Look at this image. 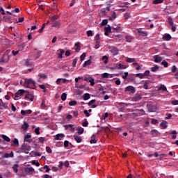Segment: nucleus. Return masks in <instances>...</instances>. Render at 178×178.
Here are the masks:
<instances>
[{
  "label": "nucleus",
  "instance_id": "obj_10",
  "mask_svg": "<svg viewBox=\"0 0 178 178\" xmlns=\"http://www.w3.org/2000/svg\"><path fill=\"white\" fill-rule=\"evenodd\" d=\"M163 41H170L172 40V35L169 33H165L163 36Z\"/></svg>",
  "mask_w": 178,
  "mask_h": 178
},
{
  "label": "nucleus",
  "instance_id": "obj_36",
  "mask_svg": "<svg viewBox=\"0 0 178 178\" xmlns=\"http://www.w3.org/2000/svg\"><path fill=\"white\" fill-rule=\"evenodd\" d=\"M13 144L11 145H15L16 147H19V140L15 138L14 140L12 141Z\"/></svg>",
  "mask_w": 178,
  "mask_h": 178
},
{
  "label": "nucleus",
  "instance_id": "obj_63",
  "mask_svg": "<svg viewBox=\"0 0 178 178\" xmlns=\"http://www.w3.org/2000/svg\"><path fill=\"white\" fill-rule=\"evenodd\" d=\"M99 47H100L99 46V42L97 41L95 45V49H98L99 48Z\"/></svg>",
  "mask_w": 178,
  "mask_h": 178
},
{
  "label": "nucleus",
  "instance_id": "obj_53",
  "mask_svg": "<svg viewBox=\"0 0 178 178\" xmlns=\"http://www.w3.org/2000/svg\"><path fill=\"white\" fill-rule=\"evenodd\" d=\"M108 116H109V114L108 113H105L104 115L102 117V120H105Z\"/></svg>",
  "mask_w": 178,
  "mask_h": 178
},
{
  "label": "nucleus",
  "instance_id": "obj_17",
  "mask_svg": "<svg viewBox=\"0 0 178 178\" xmlns=\"http://www.w3.org/2000/svg\"><path fill=\"white\" fill-rule=\"evenodd\" d=\"M149 112H156V106H152L151 104L147 106Z\"/></svg>",
  "mask_w": 178,
  "mask_h": 178
},
{
  "label": "nucleus",
  "instance_id": "obj_58",
  "mask_svg": "<svg viewBox=\"0 0 178 178\" xmlns=\"http://www.w3.org/2000/svg\"><path fill=\"white\" fill-rule=\"evenodd\" d=\"M87 35L88 37H92L93 34H92V31L90 30L87 31Z\"/></svg>",
  "mask_w": 178,
  "mask_h": 178
},
{
  "label": "nucleus",
  "instance_id": "obj_25",
  "mask_svg": "<svg viewBox=\"0 0 178 178\" xmlns=\"http://www.w3.org/2000/svg\"><path fill=\"white\" fill-rule=\"evenodd\" d=\"M83 98L84 101H88V99H90V98H91V95L88 93H85L83 95Z\"/></svg>",
  "mask_w": 178,
  "mask_h": 178
},
{
  "label": "nucleus",
  "instance_id": "obj_15",
  "mask_svg": "<svg viewBox=\"0 0 178 178\" xmlns=\"http://www.w3.org/2000/svg\"><path fill=\"white\" fill-rule=\"evenodd\" d=\"M112 31L111 26L105 27L104 28V35H109Z\"/></svg>",
  "mask_w": 178,
  "mask_h": 178
},
{
  "label": "nucleus",
  "instance_id": "obj_2",
  "mask_svg": "<svg viewBox=\"0 0 178 178\" xmlns=\"http://www.w3.org/2000/svg\"><path fill=\"white\" fill-rule=\"evenodd\" d=\"M24 92H26V90H19L14 95V99L15 101H17L18 99H20L23 97V95H24Z\"/></svg>",
  "mask_w": 178,
  "mask_h": 178
},
{
  "label": "nucleus",
  "instance_id": "obj_41",
  "mask_svg": "<svg viewBox=\"0 0 178 178\" xmlns=\"http://www.w3.org/2000/svg\"><path fill=\"white\" fill-rule=\"evenodd\" d=\"M70 106H75V105H77V102L75 100L71 101L69 102Z\"/></svg>",
  "mask_w": 178,
  "mask_h": 178
},
{
  "label": "nucleus",
  "instance_id": "obj_43",
  "mask_svg": "<svg viewBox=\"0 0 178 178\" xmlns=\"http://www.w3.org/2000/svg\"><path fill=\"white\" fill-rule=\"evenodd\" d=\"M108 56H104L102 57V60L104 61V63H108Z\"/></svg>",
  "mask_w": 178,
  "mask_h": 178
},
{
  "label": "nucleus",
  "instance_id": "obj_46",
  "mask_svg": "<svg viewBox=\"0 0 178 178\" xmlns=\"http://www.w3.org/2000/svg\"><path fill=\"white\" fill-rule=\"evenodd\" d=\"M24 47H26L24 44H21L19 46H18L19 51H23L24 49Z\"/></svg>",
  "mask_w": 178,
  "mask_h": 178
},
{
  "label": "nucleus",
  "instance_id": "obj_55",
  "mask_svg": "<svg viewBox=\"0 0 178 178\" xmlns=\"http://www.w3.org/2000/svg\"><path fill=\"white\" fill-rule=\"evenodd\" d=\"M86 53H83V54L81 55V56H80L81 60V61L84 60V59H86Z\"/></svg>",
  "mask_w": 178,
  "mask_h": 178
},
{
  "label": "nucleus",
  "instance_id": "obj_49",
  "mask_svg": "<svg viewBox=\"0 0 178 178\" xmlns=\"http://www.w3.org/2000/svg\"><path fill=\"white\" fill-rule=\"evenodd\" d=\"M176 70H177V67H176V65H172L171 68L172 73H176Z\"/></svg>",
  "mask_w": 178,
  "mask_h": 178
},
{
  "label": "nucleus",
  "instance_id": "obj_39",
  "mask_svg": "<svg viewBox=\"0 0 178 178\" xmlns=\"http://www.w3.org/2000/svg\"><path fill=\"white\" fill-rule=\"evenodd\" d=\"M116 19V13H113L110 17H109V20H111L113 22Z\"/></svg>",
  "mask_w": 178,
  "mask_h": 178
},
{
  "label": "nucleus",
  "instance_id": "obj_61",
  "mask_svg": "<svg viewBox=\"0 0 178 178\" xmlns=\"http://www.w3.org/2000/svg\"><path fill=\"white\" fill-rule=\"evenodd\" d=\"M43 169L46 170V173H48V172H49V170H51V169L49 168V167L48 165H44L43 167Z\"/></svg>",
  "mask_w": 178,
  "mask_h": 178
},
{
  "label": "nucleus",
  "instance_id": "obj_16",
  "mask_svg": "<svg viewBox=\"0 0 178 178\" xmlns=\"http://www.w3.org/2000/svg\"><path fill=\"white\" fill-rule=\"evenodd\" d=\"M141 95L140 94H136L134 97L132 98V101L134 102H138V101L141 100Z\"/></svg>",
  "mask_w": 178,
  "mask_h": 178
},
{
  "label": "nucleus",
  "instance_id": "obj_59",
  "mask_svg": "<svg viewBox=\"0 0 178 178\" xmlns=\"http://www.w3.org/2000/svg\"><path fill=\"white\" fill-rule=\"evenodd\" d=\"M62 69H63V70H65L66 72H69L70 70V67L67 65H63L62 67Z\"/></svg>",
  "mask_w": 178,
  "mask_h": 178
},
{
  "label": "nucleus",
  "instance_id": "obj_31",
  "mask_svg": "<svg viewBox=\"0 0 178 178\" xmlns=\"http://www.w3.org/2000/svg\"><path fill=\"white\" fill-rule=\"evenodd\" d=\"M151 133H152V135L153 136V137H156V136H158V134H159V132L156 129L152 130Z\"/></svg>",
  "mask_w": 178,
  "mask_h": 178
},
{
  "label": "nucleus",
  "instance_id": "obj_14",
  "mask_svg": "<svg viewBox=\"0 0 178 178\" xmlns=\"http://www.w3.org/2000/svg\"><path fill=\"white\" fill-rule=\"evenodd\" d=\"M111 52L115 56L118 55L119 54V49H118L117 47H112L111 49Z\"/></svg>",
  "mask_w": 178,
  "mask_h": 178
},
{
  "label": "nucleus",
  "instance_id": "obj_47",
  "mask_svg": "<svg viewBox=\"0 0 178 178\" xmlns=\"http://www.w3.org/2000/svg\"><path fill=\"white\" fill-rule=\"evenodd\" d=\"M32 165H35V166H40V163L35 160L31 161Z\"/></svg>",
  "mask_w": 178,
  "mask_h": 178
},
{
  "label": "nucleus",
  "instance_id": "obj_57",
  "mask_svg": "<svg viewBox=\"0 0 178 178\" xmlns=\"http://www.w3.org/2000/svg\"><path fill=\"white\" fill-rule=\"evenodd\" d=\"M136 77H139L140 79H144V74L139 73L136 74Z\"/></svg>",
  "mask_w": 178,
  "mask_h": 178
},
{
  "label": "nucleus",
  "instance_id": "obj_62",
  "mask_svg": "<svg viewBox=\"0 0 178 178\" xmlns=\"http://www.w3.org/2000/svg\"><path fill=\"white\" fill-rule=\"evenodd\" d=\"M106 24H108V19H104L102 22V26H106Z\"/></svg>",
  "mask_w": 178,
  "mask_h": 178
},
{
  "label": "nucleus",
  "instance_id": "obj_45",
  "mask_svg": "<svg viewBox=\"0 0 178 178\" xmlns=\"http://www.w3.org/2000/svg\"><path fill=\"white\" fill-rule=\"evenodd\" d=\"M66 98H67V95L66 93H63L61 95L62 101H66Z\"/></svg>",
  "mask_w": 178,
  "mask_h": 178
},
{
  "label": "nucleus",
  "instance_id": "obj_13",
  "mask_svg": "<svg viewBox=\"0 0 178 178\" xmlns=\"http://www.w3.org/2000/svg\"><path fill=\"white\" fill-rule=\"evenodd\" d=\"M0 109L1 110L8 109V104L2 102V99H0Z\"/></svg>",
  "mask_w": 178,
  "mask_h": 178
},
{
  "label": "nucleus",
  "instance_id": "obj_9",
  "mask_svg": "<svg viewBox=\"0 0 178 178\" xmlns=\"http://www.w3.org/2000/svg\"><path fill=\"white\" fill-rule=\"evenodd\" d=\"M115 68L118 69L120 70H122L127 69V66H126L122 63H117L115 65Z\"/></svg>",
  "mask_w": 178,
  "mask_h": 178
},
{
  "label": "nucleus",
  "instance_id": "obj_26",
  "mask_svg": "<svg viewBox=\"0 0 178 178\" xmlns=\"http://www.w3.org/2000/svg\"><path fill=\"white\" fill-rule=\"evenodd\" d=\"M13 170L15 172V173H17L19 172V164L13 165Z\"/></svg>",
  "mask_w": 178,
  "mask_h": 178
},
{
  "label": "nucleus",
  "instance_id": "obj_27",
  "mask_svg": "<svg viewBox=\"0 0 178 178\" xmlns=\"http://www.w3.org/2000/svg\"><path fill=\"white\" fill-rule=\"evenodd\" d=\"M63 54H65V51L63 49H60V52L58 53V57L59 59H62L63 58Z\"/></svg>",
  "mask_w": 178,
  "mask_h": 178
},
{
  "label": "nucleus",
  "instance_id": "obj_6",
  "mask_svg": "<svg viewBox=\"0 0 178 178\" xmlns=\"http://www.w3.org/2000/svg\"><path fill=\"white\" fill-rule=\"evenodd\" d=\"M34 172H35V170L33 168V167L25 168V173L26 175H32L33 173H34Z\"/></svg>",
  "mask_w": 178,
  "mask_h": 178
},
{
  "label": "nucleus",
  "instance_id": "obj_52",
  "mask_svg": "<svg viewBox=\"0 0 178 178\" xmlns=\"http://www.w3.org/2000/svg\"><path fill=\"white\" fill-rule=\"evenodd\" d=\"M76 65H77V58H74L72 61V67H76Z\"/></svg>",
  "mask_w": 178,
  "mask_h": 178
},
{
  "label": "nucleus",
  "instance_id": "obj_11",
  "mask_svg": "<svg viewBox=\"0 0 178 178\" xmlns=\"http://www.w3.org/2000/svg\"><path fill=\"white\" fill-rule=\"evenodd\" d=\"M22 149L25 152V154H29V152L31 151V147L29 145H24V146H22Z\"/></svg>",
  "mask_w": 178,
  "mask_h": 178
},
{
  "label": "nucleus",
  "instance_id": "obj_19",
  "mask_svg": "<svg viewBox=\"0 0 178 178\" xmlns=\"http://www.w3.org/2000/svg\"><path fill=\"white\" fill-rule=\"evenodd\" d=\"M29 127V125L27 124V122H24V124L21 127V129H22L24 130V133H26V131H27Z\"/></svg>",
  "mask_w": 178,
  "mask_h": 178
},
{
  "label": "nucleus",
  "instance_id": "obj_33",
  "mask_svg": "<svg viewBox=\"0 0 178 178\" xmlns=\"http://www.w3.org/2000/svg\"><path fill=\"white\" fill-rule=\"evenodd\" d=\"M91 140H90V144H97V140H95V139H94V138H95V135H92V136H91Z\"/></svg>",
  "mask_w": 178,
  "mask_h": 178
},
{
  "label": "nucleus",
  "instance_id": "obj_28",
  "mask_svg": "<svg viewBox=\"0 0 178 178\" xmlns=\"http://www.w3.org/2000/svg\"><path fill=\"white\" fill-rule=\"evenodd\" d=\"M92 61L91 60H88L84 62L83 65V67H87V66H90V65H91Z\"/></svg>",
  "mask_w": 178,
  "mask_h": 178
},
{
  "label": "nucleus",
  "instance_id": "obj_37",
  "mask_svg": "<svg viewBox=\"0 0 178 178\" xmlns=\"http://www.w3.org/2000/svg\"><path fill=\"white\" fill-rule=\"evenodd\" d=\"M168 22L169 23L170 26H173L174 25L173 18H172V17H168Z\"/></svg>",
  "mask_w": 178,
  "mask_h": 178
},
{
  "label": "nucleus",
  "instance_id": "obj_60",
  "mask_svg": "<svg viewBox=\"0 0 178 178\" xmlns=\"http://www.w3.org/2000/svg\"><path fill=\"white\" fill-rule=\"evenodd\" d=\"M31 154H34L35 156H41V153L38 152H32Z\"/></svg>",
  "mask_w": 178,
  "mask_h": 178
},
{
  "label": "nucleus",
  "instance_id": "obj_64",
  "mask_svg": "<svg viewBox=\"0 0 178 178\" xmlns=\"http://www.w3.org/2000/svg\"><path fill=\"white\" fill-rule=\"evenodd\" d=\"M172 105H178V100H173L171 102Z\"/></svg>",
  "mask_w": 178,
  "mask_h": 178
},
{
  "label": "nucleus",
  "instance_id": "obj_38",
  "mask_svg": "<svg viewBox=\"0 0 178 178\" xmlns=\"http://www.w3.org/2000/svg\"><path fill=\"white\" fill-rule=\"evenodd\" d=\"M75 51L76 52H79V51H80V42L75 43Z\"/></svg>",
  "mask_w": 178,
  "mask_h": 178
},
{
  "label": "nucleus",
  "instance_id": "obj_12",
  "mask_svg": "<svg viewBox=\"0 0 178 178\" xmlns=\"http://www.w3.org/2000/svg\"><path fill=\"white\" fill-rule=\"evenodd\" d=\"M125 91H129L131 94H134V92H136V89L133 86H127L125 88Z\"/></svg>",
  "mask_w": 178,
  "mask_h": 178
},
{
  "label": "nucleus",
  "instance_id": "obj_23",
  "mask_svg": "<svg viewBox=\"0 0 178 178\" xmlns=\"http://www.w3.org/2000/svg\"><path fill=\"white\" fill-rule=\"evenodd\" d=\"M160 127L163 129H168V122L166 121H163L161 124H160Z\"/></svg>",
  "mask_w": 178,
  "mask_h": 178
},
{
  "label": "nucleus",
  "instance_id": "obj_7",
  "mask_svg": "<svg viewBox=\"0 0 178 178\" xmlns=\"http://www.w3.org/2000/svg\"><path fill=\"white\" fill-rule=\"evenodd\" d=\"M25 99L27 101H30L31 102H33L34 101V95L33 94L28 93L25 96Z\"/></svg>",
  "mask_w": 178,
  "mask_h": 178
},
{
  "label": "nucleus",
  "instance_id": "obj_35",
  "mask_svg": "<svg viewBox=\"0 0 178 178\" xmlns=\"http://www.w3.org/2000/svg\"><path fill=\"white\" fill-rule=\"evenodd\" d=\"M77 131H78V134H79V136H81V134H83V133H84V128L79 127L77 129Z\"/></svg>",
  "mask_w": 178,
  "mask_h": 178
},
{
  "label": "nucleus",
  "instance_id": "obj_29",
  "mask_svg": "<svg viewBox=\"0 0 178 178\" xmlns=\"http://www.w3.org/2000/svg\"><path fill=\"white\" fill-rule=\"evenodd\" d=\"M170 134H172V140H176V138H177V131H171Z\"/></svg>",
  "mask_w": 178,
  "mask_h": 178
},
{
  "label": "nucleus",
  "instance_id": "obj_30",
  "mask_svg": "<svg viewBox=\"0 0 178 178\" xmlns=\"http://www.w3.org/2000/svg\"><path fill=\"white\" fill-rule=\"evenodd\" d=\"M168 91V88L165 87V85H161L160 87L159 88V91Z\"/></svg>",
  "mask_w": 178,
  "mask_h": 178
},
{
  "label": "nucleus",
  "instance_id": "obj_51",
  "mask_svg": "<svg viewBox=\"0 0 178 178\" xmlns=\"http://www.w3.org/2000/svg\"><path fill=\"white\" fill-rule=\"evenodd\" d=\"M161 65H163V66H164V67H168V63L165 60L161 62Z\"/></svg>",
  "mask_w": 178,
  "mask_h": 178
},
{
  "label": "nucleus",
  "instance_id": "obj_22",
  "mask_svg": "<svg viewBox=\"0 0 178 178\" xmlns=\"http://www.w3.org/2000/svg\"><path fill=\"white\" fill-rule=\"evenodd\" d=\"M65 137V134H58L55 136L54 140H62Z\"/></svg>",
  "mask_w": 178,
  "mask_h": 178
},
{
  "label": "nucleus",
  "instance_id": "obj_50",
  "mask_svg": "<svg viewBox=\"0 0 178 178\" xmlns=\"http://www.w3.org/2000/svg\"><path fill=\"white\" fill-rule=\"evenodd\" d=\"M163 2V0H154L153 1V3L155 4V5H157L158 3H162Z\"/></svg>",
  "mask_w": 178,
  "mask_h": 178
},
{
  "label": "nucleus",
  "instance_id": "obj_56",
  "mask_svg": "<svg viewBox=\"0 0 178 178\" xmlns=\"http://www.w3.org/2000/svg\"><path fill=\"white\" fill-rule=\"evenodd\" d=\"M125 38L127 42H131V40H133V38H131V36H126Z\"/></svg>",
  "mask_w": 178,
  "mask_h": 178
},
{
  "label": "nucleus",
  "instance_id": "obj_20",
  "mask_svg": "<svg viewBox=\"0 0 178 178\" xmlns=\"http://www.w3.org/2000/svg\"><path fill=\"white\" fill-rule=\"evenodd\" d=\"M13 156H15L13 152H11L10 154L6 153L3 155V158H13Z\"/></svg>",
  "mask_w": 178,
  "mask_h": 178
},
{
  "label": "nucleus",
  "instance_id": "obj_1",
  "mask_svg": "<svg viewBox=\"0 0 178 178\" xmlns=\"http://www.w3.org/2000/svg\"><path fill=\"white\" fill-rule=\"evenodd\" d=\"M24 86L26 88H32L33 90L35 89V81L32 79H25Z\"/></svg>",
  "mask_w": 178,
  "mask_h": 178
},
{
  "label": "nucleus",
  "instance_id": "obj_32",
  "mask_svg": "<svg viewBox=\"0 0 178 178\" xmlns=\"http://www.w3.org/2000/svg\"><path fill=\"white\" fill-rule=\"evenodd\" d=\"M158 70H159V66L158 65H155L151 68V72H153L154 73H155V72H158Z\"/></svg>",
  "mask_w": 178,
  "mask_h": 178
},
{
  "label": "nucleus",
  "instance_id": "obj_54",
  "mask_svg": "<svg viewBox=\"0 0 178 178\" xmlns=\"http://www.w3.org/2000/svg\"><path fill=\"white\" fill-rule=\"evenodd\" d=\"M89 82L90 83V86H94L95 84V82H94V78H90Z\"/></svg>",
  "mask_w": 178,
  "mask_h": 178
},
{
  "label": "nucleus",
  "instance_id": "obj_40",
  "mask_svg": "<svg viewBox=\"0 0 178 178\" xmlns=\"http://www.w3.org/2000/svg\"><path fill=\"white\" fill-rule=\"evenodd\" d=\"M2 138L4 139L5 141H7V143H10V138L6 135H2Z\"/></svg>",
  "mask_w": 178,
  "mask_h": 178
},
{
  "label": "nucleus",
  "instance_id": "obj_18",
  "mask_svg": "<svg viewBox=\"0 0 178 178\" xmlns=\"http://www.w3.org/2000/svg\"><path fill=\"white\" fill-rule=\"evenodd\" d=\"M154 59L155 63H159L162 62V57H160L158 55L154 56Z\"/></svg>",
  "mask_w": 178,
  "mask_h": 178
},
{
  "label": "nucleus",
  "instance_id": "obj_21",
  "mask_svg": "<svg viewBox=\"0 0 178 178\" xmlns=\"http://www.w3.org/2000/svg\"><path fill=\"white\" fill-rule=\"evenodd\" d=\"M138 33L139 35H143V37H147V35H148V33H147L146 31H144L141 29H139L138 31Z\"/></svg>",
  "mask_w": 178,
  "mask_h": 178
},
{
  "label": "nucleus",
  "instance_id": "obj_4",
  "mask_svg": "<svg viewBox=\"0 0 178 178\" xmlns=\"http://www.w3.org/2000/svg\"><path fill=\"white\" fill-rule=\"evenodd\" d=\"M24 143H32L33 139H31V134L28 133L26 135L24 136Z\"/></svg>",
  "mask_w": 178,
  "mask_h": 178
},
{
  "label": "nucleus",
  "instance_id": "obj_42",
  "mask_svg": "<svg viewBox=\"0 0 178 178\" xmlns=\"http://www.w3.org/2000/svg\"><path fill=\"white\" fill-rule=\"evenodd\" d=\"M40 107L42 109H45V108H47V104H45V100H42Z\"/></svg>",
  "mask_w": 178,
  "mask_h": 178
},
{
  "label": "nucleus",
  "instance_id": "obj_48",
  "mask_svg": "<svg viewBox=\"0 0 178 178\" xmlns=\"http://www.w3.org/2000/svg\"><path fill=\"white\" fill-rule=\"evenodd\" d=\"M39 78L45 80V79H47V75L45 74H39Z\"/></svg>",
  "mask_w": 178,
  "mask_h": 178
},
{
  "label": "nucleus",
  "instance_id": "obj_24",
  "mask_svg": "<svg viewBox=\"0 0 178 178\" xmlns=\"http://www.w3.org/2000/svg\"><path fill=\"white\" fill-rule=\"evenodd\" d=\"M74 139L76 143H78V144H79L80 143H81V141H83V139H81V137L76 135L74 136Z\"/></svg>",
  "mask_w": 178,
  "mask_h": 178
},
{
  "label": "nucleus",
  "instance_id": "obj_44",
  "mask_svg": "<svg viewBox=\"0 0 178 178\" xmlns=\"http://www.w3.org/2000/svg\"><path fill=\"white\" fill-rule=\"evenodd\" d=\"M110 74H108L106 72L102 74V79H108L109 77Z\"/></svg>",
  "mask_w": 178,
  "mask_h": 178
},
{
  "label": "nucleus",
  "instance_id": "obj_3",
  "mask_svg": "<svg viewBox=\"0 0 178 178\" xmlns=\"http://www.w3.org/2000/svg\"><path fill=\"white\" fill-rule=\"evenodd\" d=\"M9 59H10V57L9 56V55H8V51H6L2 56L0 63H8V62H9Z\"/></svg>",
  "mask_w": 178,
  "mask_h": 178
},
{
  "label": "nucleus",
  "instance_id": "obj_5",
  "mask_svg": "<svg viewBox=\"0 0 178 178\" xmlns=\"http://www.w3.org/2000/svg\"><path fill=\"white\" fill-rule=\"evenodd\" d=\"M64 127H65V130H70V131H72V133H74V131H75L74 125H73V124L64 125Z\"/></svg>",
  "mask_w": 178,
  "mask_h": 178
},
{
  "label": "nucleus",
  "instance_id": "obj_8",
  "mask_svg": "<svg viewBox=\"0 0 178 178\" xmlns=\"http://www.w3.org/2000/svg\"><path fill=\"white\" fill-rule=\"evenodd\" d=\"M31 113H33V111H31V110H22L21 111V115H22V116H27V115H31Z\"/></svg>",
  "mask_w": 178,
  "mask_h": 178
},
{
  "label": "nucleus",
  "instance_id": "obj_34",
  "mask_svg": "<svg viewBox=\"0 0 178 178\" xmlns=\"http://www.w3.org/2000/svg\"><path fill=\"white\" fill-rule=\"evenodd\" d=\"M126 61L128 62V63H134V62H136V58L127 57Z\"/></svg>",
  "mask_w": 178,
  "mask_h": 178
}]
</instances>
